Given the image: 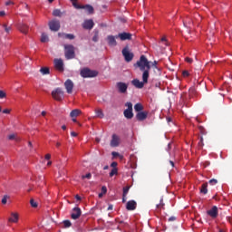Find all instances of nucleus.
<instances>
[{
    "label": "nucleus",
    "mask_w": 232,
    "mask_h": 232,
    "mask_svg": "<svg viewBox=\"0 0 232 232\" xmlns=\"http://www.w3.org/2000/svg\"><path fill=\"white\" fill-rule=\"evenodd\" d=\"M135 67L139 68L142 72V82L139 79H133L131 81L132 86L142 90L144 84H148V79H150V70H151V62L148 61L146 55L142 54L140 60L134 64Z\"/></svg>",
    "instance_id": "obj_1"
},
{
    "label": "nucleus",
    "mask_w": 232,
    "mask_h": 232,
    "mask_svg": "<svg viewBox=\"0 0 232 232\" xmlns=\"http://www.w3.org/2000/svg\"><path fill=\"white\" fill-rule=\"evenodd\" d=\"M65 59H75V47L72 44H65Z\"/></svg>",
    "instance_id": "obj_2"
},
{
    "label": "nucleus",
    "mask_w": 232,
    "mask_h": 232,
    "mask_svg": "<svg viewBox=\"0 0 232 232\" xmlns=\"http://www.w3.org/2000/svg\"><path fill=\"white\" fill-rule=\"evenodd\" d=\"M80 75H82L83 79H88L92 77H97L99 72L97 71L90 70L89 68H83L81 70Z\"/></svg>",
    "instance_id": "obj_3"
},
{
    "label": "nucleus",
    "mask_w": 232,
    "mask_h": 232,
    "mask_svg": "<svg viewBox=\"0 0 232 232\" xmlns=\"http://www.w3.org/2000/svg\"><path fill=\"white\" fill-rule=\"evenodd\" d=\"M52 97L54 99V101L61 102L63 99H64V92L61 88H56L52 92Z\"/></svg>",
    "instance_id": "obj_4"
},
{
    "label": "nucleus",
    "mask_w": 232,
    "mask_h": 232,
    "mask_svg": "<svg viewBox=\"0 0 232 232\" xmlns=\"http://www.w3.org/2000/svg\"><path fill=\"white\" fill-rule=\"evenodd\" d=\"M121 53L126 63H131V61H133L134 54L133 53L130 52L128 47L123 48Z\"/></svg>",
    "instance_id": "obj_5"
},
{
    "label": "nucleus",
    "mask_w": 232,
    "mask_h": 232,
    "mask_svg": "<svg viewBox=\"0 0 232 232\" xmlns=\"http://www.w3.org/2000/svg\"><path fill=\"white\" fill-rule=\"evenodd\" d=\"M49 28L52 32H59V30L61 29V22L56 19L50 21Z\"/></svg>",
    "instance_id": "obj_6"
},
{
    "label": "nucleus",
    "mask_w": 232,
    "mask_h": 232,
    "mask_svg": "<svg viewBox=\"0 0 232 232\" xmlns=\"http://www.w3.org/2000/svg\"><path fill=\"white\" fill-rule=\"evenodd\" d=\"M116 88L119 93H128V83L119 82L116 83Z\"/></svg>",
    "instance_id": "obj_7"
},
{
    "label": "nucleus",
    "mask_w": 232,
    "mask_h": 232,
    "mask_svg": "<svg viewBox=\"0 0 232 232\" xmlns=\"http://www.w3.org/2000/svg\"><path fill=\"white\" fill-rule=\"evenodd\" d=\"M81 215H82V211L81 210V208L75 207L72 208L71 218H72V220H77L78 218H81Z\"/></svg>",
    "instance_id": "obj_8"
},
{
    "label": "nucleus",
    "mask_w": 232,
    "mask_h": 232,
    "mask_svg": "<svg viewBox=\"0 0 232 232\" xmlns=\"http://www.w3.org/2000/svg\"><path fill=\"white\" fill-rule=\"evenodd\" d=\"M54 68L58 72H64V63L62 59H54Z\"/></svg>",
    "instance_id": "obj_9"
},
{
    "label": "nucleus",
    "mask_w": 232,
    "mask_h": 232,
    "mask_svg": "<svg viewBox=\"0 0 232 232\" xmlns=\"http://www.w3.org/2000/svg\"><path fill=\"white\" fill-rule=\"evenodd\" d=\"M131 34L130 33H120L116 35V39H121V41H131Z\"/></svg>",
    "instance_id": "obj_10"
},
{
    "label": "nucleus",
    "mask_w": 232,
    "mask_h": 232,
    "mask_svg": "<svg viewBox=\"0 0 232 232\" xmlns=\"http://www.w3.org/2000/svg\"><path fill=\"white\" fill-rule=\"evenodd\" d=\"M207 215L211 218H217L218 217V208L217 206L212 207L211 209L207 211Z\"/></svg>",
    "instance_id": "obj_11"
},
{
    "label": "nucleus",
    "mask_w": 232,
    "mask_h": 232,
    "mask_svg": "<svg viewBox=\"0 0 232 232\" xmlns=\"http://www.w3.org/2000/svg\"><path fill=\"white\" fill-rule=\"evenodd\" d=\"M121 144V138L117 134H112V138L111 140V148H117Z\"/></svg>",
    "instance_id": "obj_12"
},
{
    "label": "nucleus",
    "mask_w": 232,
    "mask_h": 232,
    "mask_svg": "<svg viewBox=\"0 0 232 232\" xmlns=\"http://www.w3.org/2000/svg\"><path fill=\"white\" fill-rule=\"evenodd\" d=\"M127 211H135L137 209V201L136 200H129L126 204Z\"/></svg>",
    "instance_id": "obj_13"
},
{
    "label": "nucleus",
    "mask_w": 232,
    "mask_h": 232,
    "mask_svg": "<svg viewBox=\"0 0 232 232\" xmlns=\"http://www.w3.org/2000/svg\"><path fill=\"white\" fill-rule=\"evenodd\" d=\"M64 86L67 93H72V92H73V82H72V80H66Z\"/></svg>",
    "instance_id": "obj_14"
},
{
    "label": "nucleus",
    "mask_w": 232,
    "mask_h": 232,
    "mask_svg": "<svg viewBox=\"0 0 232 232\" xmlns=\"http://www.w3.org/2000/svg\"><path fill=\"white\" fill-rule=\"evenodd\" d=\"M117 35H108L107 36V43L109 46H117Z\"/></svg>",
    "instance_id": "obj_15"
},
{
    "label": "nucleus",
    "mask_w": 232,
    "mask_h": 232,
    "mask_svg": "<svg viewBox=\"0 0 232 232\" xmlns=\"http://www.w3.org/2000/svg\"><path fill=\"white\" fill-rule=\"evenodd\" d=\"M137 121H142L148 119V111H140L136 114Z\"/></svg>",
    "instance_id": "obj_16"
},
{
    "label": "nucleus",
    "mask_w": 232,
    "mask_h": 232,
    "mask_svg": "<svg viewBox=\"0 0 232 232\" xmlns=\"http://www.w3.org/2000/svg\"><path fill=\"white\" fill-rule=\"evenodd\" d=\"M94 23H93V20H86L84 23H83V28L85 30H92V28H93L94 26Z\"/></svg>",
    "instance_id": "obj_17"
},
{
    "label": "nucleus",
    "mask_w": 232,
    "mask_h": 232,
    "mask_svg": "<svg viewBox=\"0 0 232 232\" xmlns=\"http://www.w3.org/2000/svg\"><path fill=\"white\" fill-rule=\"evenodd\" d=\"M58 36L62 37L63 39H70V40L75 39V35H73L72 34L59 33Z\"/></svg>",
    "instance_id": "obj_18"
},
{
    "label": "nucleus",
    "mask_w": 232,
    "mask_h": 232,
    "mask_svg": "<svg viewBox=\"0 0 232 232\" xmlns=\"http://www.w3.org/2000/svg\"><path fill=\"white\" fill-rule=\"evenodd\" d=\"M9 222H14V224L19 221V215L17 213H12L11 218L8 219Z\"/></svg>",
    "instance_id": "obj_19"
},
{
    "label": "nucleus",
    "mask_w": 232,
    "mask_h": 232,
    "mask_svg": "<svg viewBox=\"0 0 232 232\" xmlns=\"http://www.w3.org/2000/svg\"><path fill=\"white\" fill-rule=\"evenodd\" d=\"M180 102H182V104L184 106H188V93L187 92L181 93Z\"/></svg>",
    "instance_id": "obj_20"
},
{
    "label": "nucleus",
    "mask_w": 232,
    "mask_h": 232,
    "mask_svg": "<svg viewBox=\"0 0 232 232\" xmlns=\"http://www.w3.org/2000/svg\"><path fill=\"white\" fill-rule=\"evenodd\" d=\"M81 113H82V111H81V110L79 109H74L71 111L70 113V117H72V119L75 117H79V115H81Z\"/></svg>",
    "instance_id": "obj_21"
},
{
    "label": "nucleus",
    "mask_w": 232,
    "mask_h": 232,
    "mask_svg": "<svg viewBox=\"0 0 232 232\" xmlns=\"http://www.w3.org/2000/svg\"><path fill=\"white\" fill-rule=\"evenodd\" d=\"M18 28L22 34H28V25L25 24H21Z\"/></svg>",
    "instance_id": "obj_22"
},
{
    "label": "nucleus",
    "mask_w": 232,
    "mask_h": 232,
    "mask_svg": "<svg viewBox=\"0 0 232 232\" xmlns=\"http://www.w3.org/2000/svg\"><path fill=\"white\" fill-rule=\"evenodd\" d=\"M123 115L125 117V119H133V111H130V110H125L123 111Z\"/></svg>",
    "instance_id": "obj_23"
},
{
    "label": "nucleus",
    "mask_w": 232,
    "mask_h": 232,
    "mask_svg": "<svg viewBox=\"0 0 232 232\" xmlns=\"http://www.w3.org/2000/svg\"><path fill=\"white\" fill-rule=\"evenodd\" d=\"M7 139H8L9 140H15V142H19V140H21V138H19V137L17 136V134H15V133L9 134V135L7 136Z\"/></svg>",
    "instance_id": "obj_24"
},
{
    "label": "nucleus",
    "mask_w": 232,
    "mask_h": 232,
    "mask_svg": "<svg viewBox=\"0 0 232 232\" xmlns=\"http://www.w3.org/2000/svg\"><path fill=\"white\" fill-rule=\"evenodd\" d=\"M82 9L86 10V12H88V14H93V12H94L93 6H92L91 5H82Z\"/></svg>",
    "instance_id": "obj_25"
},
{
    "label": "nucleus",
    "mask_w": 232,
    "mask_h": 232,
    "mask_svg": "<svg viewBox=\"0 0 232 232\" xmlns=\"http://www.w3.org/2000/svg\"><path fill=\"white\" fill-rule=\"evenodd\" d=\"M200 193L203 195H208V183H203L201 185Z\"/></svg>",
    "instance_id": "obj_26"
},
{
    "label": "nucleus",
    "mask_w": 232,
    "mask_h": 232,
    "mask_svg": "<svg viewBox=\"0 0 232 232\" xmlns=\"http://www.w3.org/2000/svg\"><path fill=\"white\" fill-rule=\"evenodd\" d=\"M95 113H96V117H98V119H104V112H102V109H96Z\"/></svg>",
    "instance_id": "obj_27"
},
{
    "label": "nucleus",
    "mask_w": 232,
    "mask_h": 232,
    "mask_svg": "<svg viewBox=\"0 0 232 232\" xmlns=\"http://www.w3.org/2000/svg\"><path fill=\"white\" fill-rule=\"evenodd\" d=\"M134 110L135 111H137L138 113L142 111V110H144V106H142V103H136L134 105Z\"/></svg>",
    "instance_id": "obj_28"
},
{
    "label": "nucleus",
    "mask_w": 232,
    "mask_h": 232,
    "mask_svg": "<svg viewBox=\"0 0 232 232\" xmlns=\"http://www.w3.org/2000/svg\"><path fill=\"white\" fill-rule=\"evenodd\" d=\"M40 72L43 75H48L50 73V68L48 67H42Z\"/></svg>",
    "instance_id": "obj_29"
},
{
    "label": "nucleus",
    "mask_w": 232,
    "mask_h": 232,
    "mask_svg": "<svg viewBox=\"0 0 232 232\" xmlns=\"http://www.w3.org/2000/svg\"><path fill=\"white\" fill-rule=\"evenodd\" d=\"M50 39L48 38V34L43 33L41 37V43H48Z\"/></svg>",
    "instance_id": "obj_30"
},
{
    "label": "nucleus",
    "mask_w": 232,
    "mask_h": 232,
    "mask_svg": "<svg viewBox=\"0 0 232 232\" xmlns=\"http://www.w3.org/2000/svg\"><path fill=\"white\" fill-rule=\"evenodd\" d=\"M53 15L54 17H61V15H63V13L60 11V9H54L53 11Z\"/></svg>",
    "instance_id": "obj_31"
},
{
    "label": "nucleus",
    "mask_w": 232,
    "mask_h": 232,
    "mask_svg": "<svg viewBox=\"0 0 232 232\" xmlns=\"http://www.w3.org/2000/svg\"><path fill=\"white\" fill-rule=\"evenodd\" d=\"M164 206H165V204H164V199L161 198V199L160 200V204L157 205V208H158V209H164Z\"/></svg>",
    "instance_id": "obj_32"
},
{
    "label": "nucleus",
    "mask_w": 232,
    "mask_h": 232,
    "mask_svg": "<svg viewBox=\"0 0 232 232\" xmlns=\"http://www.w3.org/2000/svg\"><path fill=\"white\" fill-rule=\"evenodd\" d=\"M125 106L127 107L126 110H129V111H133V103H131L130 102H128Z\"/></svg>",
    "instance_id": "obj_33"
},
{
    "label": "nucleus",
    "mask_w": 232,
    "mask_h": 232,
    "mask_svg": "<svg viewBox=\"0 0 232 232\" xmlns=\"http://www.w3.org/2000/svg\"><path fill=\"white\" fill-rule=\"evenodd\" d=\"M63 226H64V227H72V222L70 220H64L63 221Z\"/></svg>",
    "instance_id": "obj_34"
},
{
    "label": "nucleus",
    "mask_w": 232,
    "mask_h": 232,
    "mask_svg": "<svg viewBox=\"0 0 232 232\" xmlns=\"http://www.w3.org/2000/svg\"><path fill=\"white\" fill-rule=\"evenodd\" d=\"M208 183L210 184V186H216V184H218V180H217L216 179H212L208 181Z\"/></svg>",
    "instance_id": "obj_35"
},
{
    "label": "nucleus",
    "mask_w": 232,
    "mask_h": 232,
    "mask_svg": "<svg viewBox=\"0 0 232 232\" xmlns=\"http://www.w3.org/2000/svg\"><path fill=\"white\" fill-rule=\"evenodd\" d=\"M117 173H118L117 168H114L110 172V177H113V175H117Z\"/></svg>",
    "instance_id": "obj_36"
},
{
    "label": "nucleus",
    "mask_w": 232,
    "mask_h": 232,
    "mask_svg": "<svg viewBox=\"0 0 232 232\" xmlns=\"http://www.w3.org/2000/svg\"><path fill=\"white\" fill-rule=\"evenodd\" d=\"M8 198H10V197L8 195H5L2 198V204H6Z\"/></svg>",
    "instance_id": "obj_37"
},
{
    "label": "nucleus",
    "mask_w": 232,
    "mask_h": 232,
    "mask_svg": "<svg viewBox=\"0 0 232 232\" xmlns=\"http://www.w3.org/2000/svg\"><path fill=\"white\" fill-rule=\"evenodd\" d=\"M72 5L74 6V8H76L77 10H81L82 9V5H78L77 3L75 2H72Z\"/></svg>",
    "instance_id": "obj_38"
},
{
    "label": "nucleus",
    "mask_w": 232,
    "mask_h": 232,
    "mask_svg": "<svg viewBox=\"0 0 232 232\" xmlns=\"http://www.w3.org/2000/svg\"><path fill=\"white\" fill-rule=\"evenodd\" d=\"M157 64H158L157 61H154L152 63V68H153V70H158V72H160V69H159V67H157Z\"/></svg>",
    "instance_id": "obj_39"
},
{
    "label": "nucleus",
    "mask_w": 232,
    "mask_h": 232,
    "mask_svg": "<svg viewBox=\"0 0 232 232\" xmlns=\"http://www.w3.org/2000/svg\"><path fill=\"white\" fill-rule=\"evenodd\" d=\"M129 191H130V187H124L122 195H124V197H126V195H128Z\"/></svg>",
    "instance_id": "obj_40"
},
{
    "label": "nucleus",
    "mask_w": 232,
    "mask_h": 232,
    "mask_svg": "<svg viewBox=\"0 0 232 232\" xmlns=\"http://www.w3.org/2000/svg\"><path fill=\"white\" fill-rule=\"evenodd\" d=\"M82 180H84V179H92V173H87L86 175H82Z\"/></svg>",
    "instance_id": "obj_41"
},
{
    "label": "nucleus",
    "mask_w": 232,
    "mask_h": 232,
    "mask_svg": "<svg viewBox=\"0 0 232 232\" xmlns=\"http://www.w3.org/2000/svg\"><path fill=\"white\" fill-rule=\"evenodd\" d=\"M30 204H31V206H32V208H37V202H35V200H34V199H31L30 200Z\"/></svg>",
    "instance_id": "obj_42"
},
{
    "label": "nucleus",
    "mask_w": 232,
    "mask_h": 232,
    "mask_svg": "<svg viewBox=\"0 0 232 232\" xmlns=\"http://www.w3.org/2000/svg\"><path fill=\"white\" fill-rule=\"evenodd\" d=\"M6 97V92L4 91H0V99H5Z\"/></svg>",
    "instance_id": "obj_43"
},
{
    "label": "nucleus",
    "mask_w": 232,
    "mask_h": 232,
    "mask_svg": "<svg viewBox=\"0 0 232 232\" xmlns=\"http://www.w3.org/2000/svg\"><path fill=\"white\" fill-rule=\"evenodd\" d=\"M92 41L94 43H97V41H99V34H95L94 36L92 37Z\"/></svg>",
    "instance_id": "obj_44"
},
{
    "label": "nucleus",
    "mask_w": 232,
    "mask_h": 232,
    "mask_svg": "<svg viewBox=\"0 0 232 232\" xmlns=\"http://www.w3.org/2000/svg\"><path fill=\"white\" fill-rule=\"evenodd\" d=\"M198 146H199L200 148H202V146H204V138H203V137L200 138V140H199V142H198Z\"/></svg>",
    "instance_id": "obj_45"
},
{
    "label": "nucleus",
    "mask_w": 232,
    "mask_h": 232,
    "mask_svg": "<svg viewBox=\"0 0 232 232\" xmlns=\"http://www.w3.org/2000/svg\"><path fill=\"white\" fill-rule=\"evenodd\" d=\"M199 130L201 135H206V129H204V127H199Z\"/></svg>",
    "instance_id": "obj_46"
},
{
    "label": "nucleus",
    "mask_w": 232,
    "mask_h": 232,
    "mask_svg": "<svg viewBox=\"0 0 232 232\" xmlns=\"http://www.w3.org/2000/svg\"><path fill=\"white\" fill-rule=\"evenodd\" d=\"M182 75H183V77H189V72L183 71Z\"/></svg>",
    "instance_id": "obj_47"
},
{
    "label": "nucleus",
    "mask_w": 232,
    "mask_h": 232,
    "mask_svg": "<svg viewBox=\"0 0 232 232\" xmlns=\"http://www.w3.org/2000/svg\"><path fill=\"white\" fill-rule=\"evenodd\" d=\"M177 220V218L175 216H172L169 218V222H175Z\"/></svg>",
    "instance_id": "obj_48"
},
{
    "label": "nucleus",
    "mask_w": 232,
    "mask_h": 232,
    "mask_svg": "<svg viewBox=\"0 0 232 232\" xmlns=\"http://www.w3.org/2000/svg\"><path fill=\"white\" fill-rule=\"evenodd\" d=\"M4 28H5V30L6 32V34H8L10 32V30H11V28L8 27L6 24H4Z\"/></svg>",
    "instance_id": "obj_49"
},
{
    "label": "nucleus",
    "mask_w": 232,
    "mask_h": 232,
    "mask_svg": "<svg viewBox=\"0 0 232 232\" xmlns=\"http://www.w3.org/2000/svg\"><path fill=\"white\" fill-rule=\"evenodd\" d=\"M185 61H186L187 63H188L189 64H191V63H193V59H191V58H189V57L185 58Z\"/></svg>",
    "instance_id": "obj_50"
},
{
    "label": "nucleus",
    "mask_w": 232,
    "mask_h": 232,
    "mask_svg": "<svg viewBox=\"0 0 232 232\" xmlns=\"http://www.w3.org/2000/svg\"><path fill=\"white\" fill-rule=\"evenodd\" d=\"M188 92L190 95H193V93H195V88H190Z\"/></svg>",
    "instance_id": "obj_51"
},
{
    "label": "nucleus",
    "mask_w": 232,
    "mask_h": 232,
    "mask_svg": "<svg viewBox=\"0 0 232 232\" xmlns=\"http://www.w3.org/2000/svg\"><path fill=\"white\" fill-rule=\"evenodd\" d=\"M111 168L115 169L117 168V162L116 161H113L111 164Z\"/></svg>",
    "instance_id": "obj_52"
},
{
    "label": "nucleus",
    "mask_w": 232,
    "mask_h": 232,
    "mask_svg": "<svg viewBox=\"0 0 232 232\" xmlns=\"http://www.w3.org/2000/svg\"><path fill=\"white\" fill-rule=\"evenodd\" d=\"M10 5H14V2L12 1L5 2V6H10Z\"/></svg>",
    "instance_id": "obj_53"
},
{
    "label": "nucleus",
    "mask_w": 232,
    "mask_h": 232,
    "mask_svg": "<svg viewBox=\"0 0 232 232\" xmlns=\"http://www.w3.org/2000/svg\"><path fill=\"white\" fill-rule=\"evenodd\" d=\"M50 159H52V155L46 154L45 155V160H50Z\"/></svg>",
    "instance_id": "obj_54"
},
{
    "label": "nucleus",
    "mask_w": 232,
    "mask_h": 232,
    "mask_svg": "<svg viewBox=\"0 0 232 232\" xmlns=\"http://www.w3.org/2000/svg\"><path fill=\"white\" fill-rule=\"evenodd\" d=\"M6 15V13L5 11H0V17H5Z\"/></svg>",
    "instance_id": "obj_55"
},
{
    "label": "nucleus",
    "mask_w": 232,
    "mask_h": 232,
    "mask_svg": "<svg viewBox=\"0 0 232 232\" xmlns=\"http://www.w3.org/2000/svg\"><path fill=\"white\" fill-rule=\"evenodd\" d=\"M111 155L112 157H119V152L112 151Z\"/></svg>",
    "instance_id": "obj_56"
},
{
    "label": "nucleus",
    "mask_w": 232,
    "mask_h": 232,
    "mask_svg": "<svg viewBox=\"0 0 232 232\" xmlns=\"http://www.w3.org/2000/svg\"><path fill=\"white\" fill-rule=\"evenodd\" d=\"M102 193H106V191H108V188H106V187H102Z\"/></svg>",
    "instance_id": "obj_57"
},
{
    "label": "nucleus",
    "mask_w": 232,
    "mask_h": 232,
    "mask_svg": "<svg viewBox=\"0 0 232 232\" xmlns=\"http://www.w3.org/2000/svg\"><path fill=\"white\" fill-rule=\"evenodd\" d=\"M107 209H108V211H111V209H113V205H109Z\"/></svg>",
    "instance_id": "obj_58"
},
{
    "label": "nucleus",
    "mask_w": 232,
    "mask_h": 232,
    "mask_svg": "<svg viewBox=\"0 0 232 232\" xmlns=\"http://www.w3.org/2000/svg\"><path fill=\"white\" fill-rule=\"evenodd\" d=\"M3 113H6V114H8V113H10V110L5 109V110H4V111H3Z\"/></svg>",
    "instance_id": "obj_59"
},
{
    "label": "nucleus",
    "mask_w": 232,
    "mask_h": 232,
    "mask_svg": "<svg viewBox=\"0 0 232 232\" xmlns=\"http://www.w3.org/2000/svg\"><path fill=\"white\" fill-rule=\"evenodd\" d=\"M169 164L172 168H175V162H173L172 160H169Z\"/></svg>",
    "instance_id": "obj_60"
},
{
    "label": "nucleus",
    "mask_w": 232,
    "mask_h": 232,
    "mask_svg": "<svg viewBox=\"0 0 232 232\" xmlns=\"http://www.w3.org/2000/svg\"><path fill=\"white\" fill-rule=\"evenodd\" d=\"M71 136L72 137H77V134H76V132L72 131V132H71Z\"/></svg>",
    "instance_id": "obj_61"
},
{
    "label": "nucleus",
    "mask_w": 232,
    "mask_h": 232,
    "mask_svg": "<svg viewBox=\"0 0 232 232\" xmlns=\"http://www.w3.org/2000/svg\"><path fill=\"white\" fill-rule=\"evenodd\" d=\"M122 202L124 204V202H126V196H124V194H122Z\"/></svg>",
    "instance_id": "obj_62"
},
{
    "label": "nucleus",
    "mask_w": 232,
    "mask_h": 232,
    "mask_svg": "<svg viewBox=\"0 0 232 232\" xmlns=\"http://www.w3.org/2000/svg\"><path fill=\"white\" fill-rule=\"evenodd\" d=\"M75 198H76V200H81V196L76 195V196H75Z\"/></svg>",
    "instance_id": "obj_63"
},
{
    "label": "nucleus",
    "mask_w": 232,
    "mask_h": 232,
    "mask_svg": "<svg viewBox=\"0 0 232 232\" xmlns=\"http://www.w3.org/2000/svg\"><path fill=\"white\" fill-rule=\"evenodd\" d=\"M161 41L166 43V41H168V40L166 39V37H162Z\"/></svg>",
    "instance_id": "obj_64"
}]
</instances>
